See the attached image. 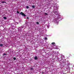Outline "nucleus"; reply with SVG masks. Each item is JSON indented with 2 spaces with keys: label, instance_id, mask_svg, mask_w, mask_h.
Wrapping results in <instances>:
<instances>
[{
  "label": "nucleus",
  "instance_id": "nucleus-1",
  "mask_svg": "<svg viewBox=\"0 0 74 74\" xmlns=\"http://www.w3.org/2000/svg\"><path fill=\"white\" fill-rule=\"evenodd\" d=\"M20 14H21L22 15H23V16H26V15H25V14L23 13V12H21L20 13Z\"/></svg>",
  "mask_w": 74,
  "mask_h": 74
},
{
  "label": "nucleus",
  "instance_id": "nucleus-2",
  "mask_svg": "<svg viewBox=\"0 0 74 74\" xmlns=\"http://www.w3.org/2000/svg\"><path fill=\"white\" fill-rule=\"evenodd\" d=\"M54 13L56 15H58V11H55Z\"/></svg>",
  "mask_w": 74,
  "mask_h": 74
},
{
  "label": "nucleus",
  "instance_id": "nucleus-3",
  "mask_svg": "<svg viewBox=\"0 0 74 74\" xmlns=\"http://www.w3.org/2000/svg\"><path fill=\"white\" fill-rule=\"evenodd\" d=\"M34 59L35 60H37V59H38V57L37 56L35 57Z\"/></svg>",
  "mask_w": 74,
  "mask_h": 74
},
{
  "label": "nucleus",
  "instance_id": "nucleus-4",
  "mask_svg": "<svg viewBox=\"0 0 74 74\" xmlns=\"http://www.w3.org/2000/svg\"><path fill=\"white\" fill-rule=\"evenodd\" d=\"M1 3H2V4H3V3H6V2H5L4 1H1Z\"/></svg>",
  "mask_w": 74,
  "mask_h": 74
},
{
  "label": "nucleus",
  "instance_id": "nucleus-5",
  "mask_svg": "<svg viewBox=\"0 0 74 74\" xmlns=\"http://www.w3.org/2000/svg\"><path fill=\"white\" fill-rule=\"evenodd\" d=\"M3 18L4 19H7V18L5 17H3Z\"/></svg>",
  "mask_w": 74,
  "mask_h": 74
},
{
  "label": "nucleus",
  "instance_id": "nucleus-6",
  "mask_svg": "<svg viewBox=\"0 0 74 74\" xmlns=\"http://www.w3.org/2000/svg\"><path fill=\"white\" fill-rule=\"evenodd\" d=\"M0 46L1 47H3V45L2 44H1L0 45Z\"/></svg>",
  "mask_w": 74,
  "mask_h": 74
},
{
  "label": "nucleus",
  "instance_id": "nucleus-7",
  "mask_svg": "<svg viewBox=\"0 0 74 74\" xmlns=\"http://www.w3.org/2000/svg\"><path fill=\"white\" fill-rule=\"evenodd\" d=\"M51 44H55V43L54 42H52Z\"/></svg>",
  "mask_w": 74,
  "mask_h": 74
},
{
  "label": "nucleus",
  "instance_id": "nucleus-8",
  "mask_svg": "<svg viewBox=\"0 0 74 74\" xmlns=\"http://www.w3.org/2000/svg\"><path fill=\"white\" fill-rule=\"evenodd\" d=\"M26 8H29V6H26Z\"/></svg>",
  "mask_w": 74,
  "mask_h": 74
},
{
  "label": "nucleus",
  "instance_id": "nucleus-9",
  "mask_svg": "<svg viewBox=\"0 0 74 74\" xmlns=\"http://www.w3.org/2000/svg\"><path fill=\"white\" fill-rule=\"evenodd\" d=\"M13 59L14 60H16V58L14 57L13 58Z\"/></svg>",
  "mask_w": 74,
  "mask_h": 74
},
{
  "label": "nucleus",
  "instance_id": "nucleus-10",
  "mask_svg": "<svg viewBox=\"0 0 74 74\" xmlns=\"http://www.w3.org/2000/svg\"><path fill=\"white\" fill-rule=\"evenodd\" d=\"M32 8H34L35 7V6L34 5H33V6H32Z\"/></svg>",
  "mask_w": 74,
  "mask_h": 74
},
{
  "label": "nucleus",
  "instance_id": "nucleus-11",
  "mask_svg": "<svg viewBox=\"0 0 74 74\" xmlns=\"http://www.w3.org/2000/svg\"><path fill=\"white\" fill-rule=\"evenodd\" d=\"M45 15H48V14H47V13H45Z\"/></svg>",
  "mask_w": 74,
  "mask_h": 74
},
{
  "label": "nucleus",
  "instance_id": "nucleus-12",
  "mask_svg": "<svg viewBox=\"0 0 74 74\" xmlns=\"http://www.w3.org/2000/svg\"><path fill=\"white\" fill-rule=\"evenodd\" d=\"M30 70H33V68H31L30 69Z\"/></svg>",
  "mask_w": 74,
  "mask_h": 74
},
{
  "label": "nucleus",
  "instance_id": "nucleus-13",
  "mask_svg": "<svg viewBox=\"0 0 74 74\" xmlns=\"http://www.w3.org/2000/svg\"><path fill=\"white\" fill-rule=\"evenodd\" d=\"M45 40H47V38H45Z\"/></svg>",
  "mask_w": 74,
  "mask_h": 74
},
{
  "label": "nucleus",
  "instance_id": "nucleus-14",
  "mask_svg": "<svg viewBox=\"0 0 74 74\" xmlns=\"http://www.w3.org/2000/svg\"><path fill=\"white\" fill-rule=\"evenodd\" d=\"M36 23H37V24L38 25L39 24V23H38V22H37Z\"/></svg>",
  "mask_w": 74,
  "mask_h": 74
},
{
  "label": "nucleus",
  "instance_id": "nucleus-15",
  "mask_svg": "<svg viewBox=\"0 0 74 74\" xmlns=\"http://www.w3.org/2000/svg\"><path fill=\"white\" fill-rule=\"evenodd\" d=\"M6 55L5 53L3 54V55Z\"/></svg>",
  "mask_w": 74,
  "mask_h": 74
},
{
  "label": "nucleus",
  "instance_id": "nucleus-16",
  "mask_svg": "<svg viewBox=\"0 0 74 74\" xmlns=\"http://www.w3.org/2000/svg\"><path fill=\"white\" fill-rule=\"evenodd\" d=\"M17 13H18V14H19V12H17Z\"/></svg>",
  "mask_w": 74,
  "mask_h": 74
},
{
  "label": "nucleus",
  "instance_id": "nucleus-17",
  "mask_svg": "<svg viewBox=\"0 0 74 74\" xmlns=\"http://www.w3.org/2000/svg\"><path fill=\"white\" fill-rule=\"evenodd\" d=\"M27 19H28V17L27 18Z\"/></svg>",
  "mask_w": 74,
  "mask_h": 74
}]
</instances>
